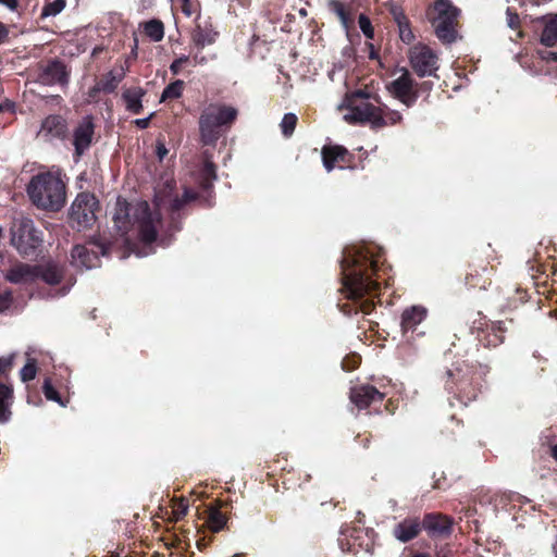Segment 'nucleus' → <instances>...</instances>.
I'll use <instances>...</instances> for the list:
<instances>
[{"mask_svg": "<svg viewBox=\"0 0 557 557\" xmlns=\"http://www.w3.org/2000/svg\"><path fill=\"white\" fill-rule=\"evenodd\" d=\"M370 94L356 90L345 96L338 109L344 112L343 117L350 124L370 123L372 127H382L384 122L382 109L369 102Z\"/></svg>", "mask_w": 557, "mask_h": 557, "instance_id": "20e7f679", "label": "nucleus"}, {"mask_svg": "<svg viewBox=\"0 0 557 557\" xmlns=\"http://www.w3.org/2000/svg\"><path fill=\"white\" fill-rule=\"evenodd\" d=\"M297 124V116L294 113H286L280 124L284 136L289 137L295 131Z\"/></svg>", "mask_w": 557, "mask_h": 557, "instance_id": "2f4dec72", "label": "nucleus"}, {"mask_svg": "<svg viewBox=\"0 0 557 557\" xmlns=\"http://www.w3.org/2000/svg\"><path fill=\"white\" fill-rule=\"evenodd\" d=\"M358 24L364 36L369 39H372L374 36V29L372 27L371 21L364 14H360Z\"/></svg>", "mask_w": 557, "mask_h": 557, "instance_id": "4c0bfd02", "label": "nucleus"}, {"mask_svg": "<svg viewBox=\"0 0 557 557\" xmlns=\"http://www.w3.org/2000/svg\"><path fill=\"white\" fill-rule=\"evenodd\" d=\"M144 96V90L141 88H133L128 89L123 94V98L126 103V109L135 114H138L141 109V98Z\"/></svg>", "mask_w": 557, "mask_h": 557, "instance_id": "5701e85b", "label": "nucleus"}, {"mask_svg": "<svg viewBox=\"0 0 557 557\" xmlns=\"http://www.w3.org/2000/svg\"><path fill=\"white\" fill-rule=\"evenodd\" d=\"M62 276V269L54 263H48L44 268H39V277L50 285L60 283Z\"/></svg>", "mask_w": 557, "mask_h": 557, "instance_id": "393cba45", "label": "nucleus"}, {"mask_svg": "<svg viewBox=\"0 0 557 557\" xmlns=\"http://www.w3.org/2000/svg\"><path fill=\"white\" fill-rule=\"evenodd\" d=\"M144 32L152 41L159 42L164 37V25L159 20H150L144 24Z\"/></svg>", "mask_w": 557, "mask_h": 557, "instance_id": "cd10ccee", "label": "nucleus"}, {"mask_svg": "<svg viewBox=\"0 0 557 557\" xmlns=\"http://www.w3.org/2000/svg\"><path fill=\"white\" fill-rule=\"evenodd\" d=\"M182 11L186 16H190L193 14L190 1L189 2H183L182 4Z\"/></svg>", "mask_w": 557, "mask_h": 557, "instance_id": "3c124183", "label": "nucleus"}, {"mask_svg": "<svg viewBox=\"0 0 557 557\" xmlns=\"http://www.w3.org/2000/svg\"><path fill=\"white\" fill-rule=\"evenodd\" d=\"M382 116H383V121H385L383 126H385V125H394V124L398 123L401 120V115L397 111H387V112H385V111L382 110Z\"/></svg>", "mask_w": 557, "mask_h": 557, "instance_id": "a19ab883", "label": "nucleus"}, {"mask_svg": "<svg viewBox=\"0 0 557 557\" xmlns=\"http://www.w3.org/2000/svg\"><path fill=\"white\" fill-rule=\"evenodd\" d=\"M97 208L98 201L94 195L88 193L78 194L70 209L71 226L77 231L91 227L96 221Z\"/></svg>", "mask_w": 557, "mask_h": 557, "instance_id": "423d86ee", "label": "nucleus"}, {"mask_svg": "<svg viewBox=\"0 0 557 557\" xmlns=\"http://www.w3.org/2000/svg\"><path fill=\"white\" fill-rule=\"evenodd\" d=\"M12 398V389L5 384L0 383V423H4L10 418V400Z\"/></svg>", "mask_w": 557, "mask_h": 557, "instance_id": "a878e982", "label": "nucleus"}, {"mask_svg": "<svg viewBox=\"0 0 557 557\" xmlns=\"http://www.w3.org/2000/svg\"><path fill=\"white\" fill-rule=\"evenodd\" d=\"M71 257L73 265L82 269L95 268L99 261L98 251L83 245L74 246Z\"/></svg>", "mask_w": 557, "mask_h": 557, "instance_id": "2eb2a0df", "label": "nucleus"}, {"mask_svg": "<svg viewBox=\"0 0 557 557\" xmlns=\"http://www.w3.org/2000/svg\"><path fill=\"white\" fill-rule=\"evenodd\" d=\"M369 267L375 272L377 260L374 253L368 247H360L358 249H350L345 253L343 267L358 265V271L346 273L345 271V286L352 298H359L367 294H372L379 288V282L372 280L363 273V265Z\"/></svg>", "mask_w": 557, "mask_h": 557, "instance_id": "7ed1b4c3", "label": "nucleus"}, {"mask_svg": "<svg viewBox=\"0 0 557 557\" xmlns=\"http://www.w3.org/2000/svg\"><path fill=\"white\" fill-rule=\"evenodd\" d=\"M13 301L12 293L7 290L0 294V312L8 310Z\"/></svg>", "mask_w": 557, "mask_h": 557, "instance_id": "37998d69", "label": "nucleus"}, {"mask_svg": "<svg viewBox=\"0 0 557 557\" xmlns=\"http://www.w3.org/2000/svg\"><path fill=\"white\" fill-rule=\"evenodd\" d=\"M99 251L104 256L107 253L106 248L102 245H95Z\"/></svg>", "mask_w": 557, "mask_h": 557, "instance_id": "864d4df0", "label": "nucleus"}, {"mask_svg": "<svg viewBox=\"0 0 557 557\" xmlns=\"http://www.w3.org/2000/svg\"><path fill=\"white\" fill-rule=\"evenodd\" d=\"M347 150L342 146H329L322 149L323 164L327 172H331L335 164L343 161Z\"/></svg>", "mask_w": 557, "mask_h": 557, "instance_id": "412c9836", "label": "nucleus"}, {"mask_svg": "<svg viewBox=\"0 0 557 557\" xmlns=\"http://www.w3.org/2000/svg\"><path fill=\"white\" fill-rule=\"evenodd\" d=\"M394 18L398 26L399 37L405 44H410L414 39L407 17L401 12H394Z\"/></svg>", "mask_w": 557, "mask_h": 557, "instance_id": "bb28decb", "label": "nucleus"}, {"mask_svg": "<svg viewBox=\"0 0 557 557\" xmlns=\"http://www.w3.org/2000/svg\"><path fill=\"white\" fill-rule=\"evenodd\" d=\"M424 527L431 532L444 534L449 532L450 523L446 517L429 515L424 519Z\"/></svg>", "mask_w": 557, "mask_h": 557, "instance_id": "b1692460", "label": "nucleus"}, {"mask_svg": "<svg viewBox=\"0 0 557 557\" xmlns=\"http://www.w3.org/2000/svg\"><path fill=\"white\" fill-rule=\"evenodd\" d=\"M14 358H15V354H11L9 356L0 358V375L5 374L7 372H9L12 369Z\"/></svg>", "mask_w": 557, "mask_h": 557, "instance_id": "79ce46f5", "label": "nucleus"}, {"mask_svg": "<svg viewBox=\"0 0 557 557\" xmlns=\"http://www.w3.org/2000/svg\"><path fill=\"white\" fill-rule=\"evenodd\" d=\"M122 79V75H120L119 77L114 76L112 72H110L107 76V78L100 83H98L94 88H92V92H97V91H100V90H103V91H107V92H111L113 91L116 87H117V84L120 83V81Z\"/></svg>", "mask_w": 557, "mask_h": 557, "instance_id": "7c9ffc66", "label": "nucleus"}, {"mask_svg": "<svg viewBox=\"0 0 557 557\" xmlns=\"http://www.w3.org/2000/svg\"><path fill=\"white\" fill-rule=\"evenodd\" d=\"M0 4H3L8 9L14 11L17 8L18 2L17 0H0Z\"/></svg>", "mask_w": 557, "mask_h": 557, "instance_id": "09e8293b", "label": "nucleus"}, {"mask_svg": "<svg viewBox=\"0 0 557 557\" xmlns=\"http://www.w3.org/2000/svg\"><path fill=\"white\" fill-rule=\"evenodd\" d=\"M190 0H183V2H189Z\"/></svg>", "mask_w": 557, "mask_h": 557, "instance_id": "680f3d73", "label": "nucleus"}, {"mask_svg": "<svg viewBox=\"0 0 557 557\" xmlns=\"http://www.w3.org/2000/svg\"><path fill=\"white\" fill-rule=\"evenodd\" d=\"M436 15L433 18L457 20L459 10L449 0H437L434 3Z\"/></svg>", "mask_w": 557, "mask_h": 557, "instance_id": "4be33fe9", "label": "nucleus"}, {"mask_svg": "<svg viewBox=\"0 0 557 557\" xmlns=\"http://www.w3.org/2000/svg\"><path fill=\"white\" fill-rule=\"evenodd\" d=\"M196 198V194L191 190H185L184 193V199L180 200L178 198H175L171 201V208L173 210H178L183 207L185 202L191 201Z\"/></svg>", "mask_w": 557, "mask_h": 557, "instance_id": "58836bf2", "label": "nucleus"}, {"mask_svg": "<svg viewBox=\"0 0 557 557\" xmlns=\"http://www.w3.org/2000/svg\"><path fill=\"white\" fill-rule=\"evenodd\" d=\"M39 277V267L16 262L4 273V278L12 284H28Z\"/></svg>", "mask_w": 557, "mask_h": 557, "instance_id": "9b49d317", "label": "nucleus"}, {"mask_svg": "<svg viewBox=\"0 0 557 557\" xmlns=\"http://www.w3.org/2000/svg\"><path fill=\"white\" fill-rule=\"evenodd\" d=\"M32 202L40 209L61 210L66 201V186L59 172H44L33 176L27 185Z\"/></svg>", "mask_w": 557, "mask_h": 557, "instance_id": "f03ea898", "label": "nucleus"}, {"mask_svg": "<svg viewBox=\"0 0 557 557\" xmlns=\"http://www.w3.org/2000/svg\"><path fill=\"white\" fill-rule=\"evenodd\" d=\"M113 222L116 230L126 236V240L136 237L144 244H150L157 238L161 215L158 210L151 211L146 201L128 203L117 199Z\"/></svg>", "mask_w": 557, "mask_h": 557, "instance_id": "f257e3e1", "label": "nucleus"}, {"mask_svg": "<svg viewBox=\"0 0 557 557\" xmlns=\"http://www.w3.org/2000/svg\"><path fill=\"white\" fill-rule=\"evenodd\" d=\"M136 49H137V42L134 45V49H133L134 53H135Z\"/></svg>", "mask_w": 557, "mask_h": 557, "instance_id": "13d9d810", "label": "nucleus"}, {"mask_svg": "<svg viewBox=\"0 0 557 557\" xmlns=\"http://www.w3.org/2000/svg\"><path fill=\"white\" fill-rule=\"evenodd\" d=\"M44 394L48 400H52L61 405L62 407H65V404L62 401L59 393L55 391V388L52 386L51 382L49 380H46L42 386Z\"/></svg>", "mask_w": 557, "mask_h": 557, "instance_id": "e433bc0d", "label": "nucleus"}, {"mask_svg": "<svg viewBox=\"0 0 557 557\" xmlns=\"http://www.w3.org/2000/svg\"><path fill=\"white\" fill-rule=\"evenodd\" d=\"M37 373L35 359H29L27 363L21 370V380L28 382L35 379Z\"/></svg>", "mask_w": 557, "mask_h": 557, "instance_id": "c9c22d12", "label": "nucleus"}, {"mask_svg": "<svg viewBox=\"0 0 557 557\" xmlns=\"http://www.w3.org/2000/svg\"><path fill=\"white\" fill-rule=\"evenodd\" d=\"M549 54L552 55V58H553L554 60H557V54H556V53L552 52V53H549Z\"/></svg>", "mask_w": 557, "mask_h": 557, "instance_id": "4d7b16f0", "label": "nucleus"}, {"mask_svg": "<svg viewBox=\"0 0 557 557\" xmlns=\"http://www.w3.org/2000/svg\"><path fill=\"white\" fill-rule=\"evenodd\" d=\"M387 90L406 107L412 106L417 100L411 75L405 69L400 71V75L397 78L387 85Z\"/></svg>", "mask_w": 557, "mask_h": 557, "instance_id": "1a4fd4ad", "label": "nucleus"}, {"mask_svg": "<svg viewBox=\"0 0 557 557\" xmlns=\"http://www.w3.org/2000/svg\"><path fill=\"white\" fill-rule=\"evenodd\" d=\"M520 23L519 16L516 13H512L509 9L507 10V24L510 28H518Z\"/></svg>", "mask_w": 557, "mask_h": 557, "instance_id": "a18cd8bd", "label": "nucleus"}, {"mask_svg": "<svg viewBox=\"0 0 557 557\" xmlns=\"http://www.w3.org/2000/svg\"><path fill=\"white\" fill-rule=\"evenodd\" d=\"M207 62V59L205 57L198 58V55L195 57V63L197 64H205Z\"/></svg>", "mask_w": 557, "mask_h": 557, "instance_id": "603ef678", "label": "nucleus"}, {"mask_svg": "<svg viewBox=\"0 0 557 557\" xmlns=\"http://www.w3.org/2000/svg\"><path fill=\"white\" fill-rule=\"evenodd\" d=\"M184 89V82L181 79H177L170 85H168L162 95H161V101H165L169 99H177L182 96Z\"/></svg>", "mask_w": 557, "mask_h": 557, "instance_id": "c756f323", "label": "nucleus"}, {"mask_svg": "<svg viewBox=\"0 0 557 557\" xmlns=\"http://www.w3.org/2000/svg\"><path fill=\"white\" fill-rule=\"evenodd\" d=\"M218 36L219 33L215 30L212 22L208 20L203 24H197L196 28L191 34V40L194 45L198 48H203L206 46L214 44Z\"/></svg>", "mask_w": 557, "mask_h": 557, "instance_id": "dca6fc26", "label": "nucleus"}, {"mask_svg": "<svg viewBox=\"0 0 557 557\" xmlns=\"http://www.w3.org/2000/svg\"><path fill=\"white\" fill-rule=\"evenodd\" d=\"M94 137V123L91 117H84L74 129L73 145L77 156L83 154L91 145Z\"/></svg>", "mask_w": 557, "mask_h": 557, "instance_id": "f8f14e48", "label": "nucleus"}, {"mask_svg": "<svg viewBox=\"0 0 557 557\" xmlns=\"http://www.w3.org/2000/svg\"><path fill=\"white\" fill-rule=\"evenodd\" d=\"M66 5L65 0H53L52 2L46 4L42 9V16H54L61 13Z\"/></svg>", "mask_w": 557, "mask_h": 557, "instance_id": "72a5a7b5", "label": "nucleus"}, {"mask_svg": "<svg viewBox=\"0 0 557 557\" xmlns=\"http://www.w3.org/2000/svg\"><path fill=\"white\" fill-rule=\"evenodd\" d=\"M4 109V106L0 103V112H2Z\"/></svg>", "mask_w": 557, "mask_h": 557, "instance_id": "bf43d9fd", "label": "nucleus"}, {"mask_svg": "<svg viewBox=\"0 0 557 557\" xmlns=\"http://www.w3.org/2000/svg\"><path fill=\"white\" fill-rule=\"evenodd\" d=\"M552 455L557 460V445L552 447Z\"/></svg>", "mask_w": 557, "mask_h": 557, "instance_id": "5fc2aeb1", "label": "nucleus"}, {"mask_svg": "<svg viewBox=\"0 0 557 557\" xmlns=\"http://www.w3.org/2000/svg\"><path fill=\"white\" fill-rule=\"evenodd\" d=\"M383 394L370 385L354 387L350 392V400L360 409L367 408L372 403L381 401Z\"/></svg>", "mask_w": 557, "mask_h": 557, "instance_id": "4468645a", "label": "nucleus"}, {"mask_svg": "<svg viewBox=\"0 0 557 557\" xmlns=\"http://www.w3.org/2000/svg\"><path fill=\"white\" fill-rule=\"evenodd\" d=\"M12 245L22 255H28L41 243L38 232L30 220H22L12 226Z\"/></svg>", "mask_w": 557, "mask_h": 557, "instance_id": "0eeeda50", "label": "nucleus"}, {"mask_svg": "<svg viewBox=\"0 0 557 557\" xmlns=\"http://www.w3.org/2000/svg\"><path fill=\"white\" fill-rule=\"evenodd\" d=\"M188 503L184 499L174 500L172 504L173 520L178 521L188 512Z\"/></svg>", "mask_w": 557, "mask_h": 557, "instance_id": "f704fd0d", "label": "nucleus"}, {"mask_svg": "<svg viewBox=\"0 0 557 557\" xmlns=\"http://www.w3.org/2000/svg\"><path fill=\"white\" fill-rule=\"evenodd\" d=\"M168 154V149L162 141L157 143V156L160 160H163V158Z\"/></svg>", "mask_w": 557, "mask_h": 557, "instance_id": "49530a36", "label": "nucleus"}, {"mask_svg": "<svg viewBox=\"0 0 557 557\" xmlns=\"http://www.w3.org/2000/svg\"><path fill=\"white\" fill-rule=\"evenodd\" d=\"M188 60H189V58L187 55H182V57L177 58L176 60H174L172 62V64L170 65L171 72L173 74H178L183 64L187 63Z\"/></svg>", "mask_w": 557, "mask_h": 557, "instance_id": "c03bdc74", "label": "nucleus"}, {"mask_svg": "<svg viewBox=\"0 0 557 557\" xmlns=\"http://www.w3.org/2000/svg\"><path fill=\"white\" fill-rule=\"evenodd\" d=\"M151 116H152V114H151L150 116H148V117L137 119V120L135 121V124H136L138 127H140V128H146V127H148V125H149V122H150Z\"/></svg>", "mask_w": 557, "mask_h": 557, "instance_id": "8fccbe9b", "label": "nucleus"}, {"mask_svg": "<svg viewBox=\"0 0 557 557\" xmlns=\"http://www.w3.org/2000/svg\"><path fill=\"white\" fill-rule=\"evenodd\" d=\"M54 99H57L58 101L61 100L60 96H55Z\"/></svg>", "mask_w": 557, "mask_h": 557, "instance_id": "052dcab7", "label": "nucleus"}, {"mask_svg": "<svg viewBox=\"0 0 557 557\" xmlns=\"http://www.w3.org/2000/svg\"><path fill=\"white\" fill-rule=\"evenodd\" d=\"M409 61L419 76H431L438 69L437 54L426 45L417 44L409 51Z\"/></svg>", "mask_w": 557, "mask_h": 557, "instance_id": "6e6552de", "label": "nucleus"}, {"mask_svg": "<svg viewBox=\"0 0 557 557\" xmlns=\"http://www.w3.org/2000/svg\"><path fill=\"white\" fill-rule=\"evenodd\" d=\"M202 175H203V178L206 181V187L209 186V183L213 180H215L216 175H215V166L213 163L207 161L205 163V166H203V170H202Z\"/></svg>", "mask_w": 557, "mask_h": 557, "instance_id": "ea45409f", "label": "nucleus"}, {"mask_svg": "<svg viewBox=\"0 0 557 557\" xmlns=\"http://www.w3.org/2000/svg\"><path fill=\"white\" fill-rule=\"evenodd\" d=\"M543 22L541 44L546 47H554L557 45V13L543 17Z\"/></svg>", "mask_w": 557, "mask_h": 557, "instance_id": "6ab92c4d", "label": "nucleus"}, {"mask_svg": "<svg viewBox=\"0 0 557 557\" xmlns=\"http://www.w3.org/2000/svg\"><path fill=\"white\" fill-rule=\"evenodd\" d=\"M66 131V121L61 115L51 114L42 120L37 137L50 141L55 138L64 137Z\"/></svg>", "mask_w": 557, "mask_h": 557, "instance_id": "9d476101", "label": "nucleus"}, {"mask_svg": "<svg viewBox=\"0 0 557 557\" xmlns=\"http://www.w3.org/2000/svg\"><path fill=\"white\" fill-rule=\"evenodd\" d=\"M329 9L331 11H333L337 16L338 18L341 20L342 24L347 27L348 26V21H349V17H348V14L345 10V7L344 4L338 1V0H330L329 1Z\"/></svg>", "mask_w": 557, "mask_h": 557, "instance_id": "473e14b6", "label": "nucleus"}, {"mask_svg": "<svg viewBox=\"0 0 557 557\" xmlns=\"http://www.w3.org/2000/svg\"><path fill=\"white\" fill-rule=\"evenodd\" d=\"M206 522L212 532H219L224 528L226 518L218 508H210Z\"/></svg>", "mask_w": 557, "mask_h": 557, "instance_id": "c85d7f7f", "label": "nucleus"}, {"mask_svg": "<svg viewBox=\"0 0 557 557\" xmlns=\"http://www.w3.org/2000/svg\"><path fill=\"white\" fill-rule=\"evenodd\" d=\"M38 79L44 85L66 84L65 66L60 61H51L42 66Z\"/></svg>", "mask_w": 557, "mask_h": 557, "instance_id": "ddd939ff", "label": "nucleus"}, {"mask_svg": "<svg viewBox=\"0 0 557 557\" xmlns=\"http://www.w3.org/2000/svg\"><path fill=\"white\" fill-rule=\"evenodd\" d=\"M425 314V309L419 306H413L409 309H406L401 317V327L404 332L413 330L418 324H420L423 321Z\"/></svg>", "mask_w": 557, "mask_h": 557, "instance_id": "aec40b11", "label": "nucleus"}, {"mask_svg": "<svg viewBox=\"0 0 557 557\" xmlns=\"http://www.w3.org/2000/svg\"><path fill=\"white\" fill-rule=\"evenodd\" d=\"M420 532V523L417 519H407L398 523L394 529L395 537L400 542L414 539Z\"/></svg>", "mask_w": 557, "mask_h": 557, "instance_id": "f3484780", "label": "nucleus"}, {"mask_svg": "<svg viewBox=\"0 0 557 557\" xmlns=\"http://www.w3.org/2000/svg\"><path fill=\"white\" fill-rule=\"evenodd\" d=\"M9 36V28L0 22V44H2Z\"/></svg>", "mask_w": 557, "mask_h": 557, "instance_id": "de8ad7c7", "label": "nucleus"}, {"mask_svg": "<svg viewBox=\"0 0 557 557\" xmlns=\"http://www.w3.org/2000/svg\"><path fill=\"white\" fill-rule=\"evenodd\" d=\"M457 20L433 18L432 25L435 34L443 42H451L456 38L455 24Z\"/></svg>", "mask_w": 557, "mask_h": 557, "instance_id": "a211bd4d", "label": "nucleus"}, {"mask_svg": "<svg viewBox=\"0 0 557 557\" xmlns=\"http://www.w3.org/2000/svg\"><path fill=\"white\" fill-rule=\"evenodd\" d=\"M237 114V109L232 106L210 103L199 117V132L203 145H215L222 135V128H230Z\"/></svg>", "mask_w": 557, "mask_h": 557, "instance_id": "39448f33", "label": "nucleus"}, {"mask_svg": "<svg viewBox=\"0 0 557 557\" xmlns=\"http://www.w3.org/2000/svg\"><path fill=\"white\" fill-rule=\"evenodd\" d=\"M412 557H430L429 555L426 554H416L414 556Z\"/></svg>", "mask_w": 557, "mask_h": 557, "instance_id": "6e6d98bb", "label": "nucleus"}]
</instances>
